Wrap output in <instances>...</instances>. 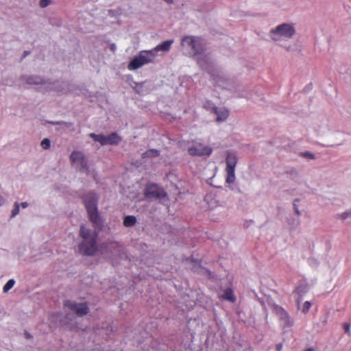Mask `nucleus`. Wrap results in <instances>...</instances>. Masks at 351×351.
Instances as JSON below:
<instances>
[{"label":"nucleus","instance_id":"obj_1","mask_svg":"<svg viewBox=\"0 0 351 351\" xmlns=\"http://www.w3.org/2000/svg\"><path fill=\"white\" fill-rule=\"evenodd\" d=\"M80 236L83 239L79 245L80 253L85 256H94L98 251L97 245L98 233L82 225L80 226Z\"/></svg>","mask_w":351,"mask_h":351},{"label":"nucleus","instance_id":"obj_2","mask_svg":"<svg viewBox=\"0 0 351 351\" xmlns=\"http://www.w3.org/2000/svg\"><path fill=\"white\" fill-rule=\"evenodd\" d=\"M83 201L90 220L95 226H101V221L98 214L97 206V199L95 194L93 193H88L84 197Z\"/></svg>","mask_w":351,"mask_h":351},{"label":"nucleus","instance_id":"obj_3","mask_svg":"<svg viewBox=\"0 0 351 351\" xmlns=\"http://www.w3.org/2000/svg\"><path fill=\"white\" fill-rule=\"evenodd\" d=\"M155 58L154 51H141L130 62L128 69L130 71L138 69L147 63L154 62Z\"/></svg>","mask_w":351,"mask_h":351},{"label":"nucleus","instance_id":"obj_4","mask_svg":"<svg viewBox=\"0 0 351 351\" xmlns=\"http://www.w3.org/2000/svg\"><path fill=\"white\" fill-rule=\"evenodd\" d=\"M182 45L193 55L201 53L204 50L203 40L193 36H185L182 40Z\"/></svg>","mask_w":351,"mask_h":351},{"label":"nucleus","instance_id":"obj_5","mask_svg":"<svg viewBox=\"0 0 351 351\" xmlns=\"http://www.w3.org/2000/svg\"><path fill=\"white\" fill-rule=\"evenodd\" d=\"M295 33L293 25L287 23H283L272 29L270 32L271 38L278 41L282 38H291Z\"/></svg>","mask_w":351,"mask_h":351},{"label":"nucleus","instance_id":"obj_6","mask_svg":"<svg viewBox=\"0 0 351 351\" xmlns=\"http://www.w3.org/2000/svg\"><path fill=\"white\" fill-rule=\"evenodd\" d=\"M226 171L227 173L226 181L228 184H232L235 180L234 169L237 164V155L233 152H228L226 158Z\"/></svg>","mask_w":351,"mask_h":351},{"label":"nucleus","instance_id":"obj_7","mask_svg":"<svg viewBox=\"0 0 351 351\" xmlns=\"http://www.w3.org/2000/svg\"><path fill=\"white\" fill-rule=\"evenodd\" d=\"M70 160L73 165H75L80 171L89 173L88 160L81 152L73 151L70 156Z\"/></svg>","mask_w":351,"mask_h":351},{"label":"nucleus","instance_id":"obj_8","mask_svg":"<svg viewBox=\"0 0 351 351\" xmlns=\"http://www.w3.org/2000/svg\"><path fill=\"white\" fill-rule=\"evenodd\" d=\"M145 197L149 199H162L167 197V194L165 190L156 184H147L145 189Z\"/></svg>","mask_w":351,"mask_h":351},{"label":"nucleus","instance_id":"obj_9","mask_svg":"<svg viewBox=\"0 0 351 351\" xmlns=\"http://www.w3.org/2000/svg\"><path fill=\"white\" fill-rule=\"evenodd\" d=\"M212 152L213 149L211 147L209 146L204 145L202 143H196L188 149L189 154L193 156H210Z\"/></svg>","mask_w":351,"mask_h":351},{"label":"nucleus","instance_id":"obj_10","mask_svg":"<svg viewBox=\"0 0 351 351\" xmlns=\"http://www.w3.org/2000/svg\"><path fill=\"white\" fill-rule=\"evenodd\" d=\"M64 305L74 311L78 316H84L88 312V308L85 303H76L70 300H65Z\"/></svg>","mask_w":351,"mask_h":351},{"label":"nucleus","instance_id":"obj_11","mask_svg":"<svg viewBox=\"0 0 351 351\" xmlns=\"http://www.w3.org/2000/svg\"><path fill=\"white\" fill-rule=\"evenodd\" d=\"M307 287L305 285L301 284L298 285L293 292L294 298L298 306V308H300V303L303 296L307 293Z\"/></svg>","mask_w":351,"mask_h":351},{"label":"nucleus","instance_id":"obj_12","mask_svg":"<svg viewBox=\"0 0 351 351\" xmlns=\"http://www.w3.org/2000/svg\"><path fill=\"white\" fill-rule=\"evenodd\" d=\"M277 313L279 315L281 320L284 322V326L289 327L293 324V322L291 319L289 313L282 307L276 308Z\"/></svg>","mask_w":351,"mask_h":351},{"label":"nucleus","instance_id":"obj_13","mask_svg":"<svg viewBox=\"0 0 351 351\" xmlns=\"http://www.w3.org/2000/svg\"><path fill=\"white\" fill-rule=\"evenodd\" d=\"M215 113L217 114V121H223L229 116V111L225 108H215Z\"/></svg>","mask_w":351,"mask_h":351},{"label":"nucleus","instance_id":"obj_14","mask_svg":"<svg viewBox=\"0 0 351 351\" xmlns=\"http://www.w3.org/2000/svg\"><path fill=\"white\" fill-rule=\"evenodd\" d=\"M209 73H210V76L216 85L220 86L221 84H223L225 82V78L223 76H221L217 70L212 69Z\"/></svg>","mask_w":351,"mask_h":351},{"label":"nucleus","instance_id":"obj_15","mask_svg":"<svg viewBox=\"0 0 351 351\" xmlns=\"http://www.w3.org/2000/svg\"><path fill=\"white\" fill-rule=\"evenodd\" d=\"M172 43H173V40H171L164 41L161 44L157 45L155 48H154L151 51H154V53L156 54L159 51H168L170 49Z\"/></svg>","mask_w":351,"mask_h":351},{"label":"nucleus","instance_id":"obj_16","mask_svg":"<svg viewBox=\"0 0 351 351\" xmlns=\"http://www.w3.org/2000/svg\"><path fill=\"white\" fill-rule=\"evenodd\" d=\"M220 299L228 300L232 303L235 302L236 297L234 296L233 291L231 289L227 288L224 290V293L223 295L219 296Z\"/></svg>","mask_w":351,"mask_h":351},{"label":"nucleus","instance_id":"obj_17","mask_svg":"<svg viewBox=\"0 0 351 351\" xmlns=\"http://www.w3.org/2000/svg\"><path fill=\"white\" fill-rule=\"evenodd\" d=\"M107 145H118L121 138V137L116 133L112 132L108 136H106Z\"/></svg>","mask_w":351,"mask_h":351},{"label":"nucleus","instance_id":"obj_18","mask_svg":"<svg viewBox=\"0 0 351 351\" xmlns=\"http://www.w3.org/2000/svg\"><path fill=\"white\" fill-rule=\"evenodd\" d=\"M89 136L92 138L95 141L99 142L101 145H107L106 136L102 134H96L95 133H90Z\"/></svg>","mask_w":351,"mask_h":351},{"label":"nucleus","instance_id":"obj_19","mask_svg":"<svg viewBox=\"0 0 351 351\" xmlns=\"http://www.w3.org/2000/svg\"><path fill=\"white\" fill-rule=\"evenodd\" d=\"M136 222V219L133 215H128V216L125 217V218L123 219V225L125 227H132L134 225H135Z\"/></svg>","mask_w":351,"mask_h":351},{"label":"nucleus","instance_id":"obj_20","mask_svg":"<svg viewBox=\"0 0 351 351\" xmlns=\"http://www.w3.org/2000/svg\"><path fill=\"white\" fill-rule=\"evenodd\" d=\"M159 154H160V152L158 150L154 149H149V150L145 152L142 154V157L144 158H153V157L158 156Z\"/></svg>","mask_w":351,"mask_h":351},{"label":"nucleus","instance_id":"obj_21","mask_svg":"<svg viewBox=\"0 0 351 351\" xmlns=\"http://www.w3.org/2000/svg\"><path fill=\"white\" fill-rule=\"evenodd\" d=\"M15 281L13 279L9 280L3 287V291L8 292L14 285Z\"/></svg>","mask_w":351,"mask_h":351},{"label":"nucleus","instance_id":"obj_22","mask_svg":"<svg viewBox=\"0 0 351 351\" xmlns=\"http://www.w3.org/2000/svg\"><path fill=\"white\" fill-rule=\"evenodd\" d=\"M311 306H312V304H311V303L310 302L306 301L303 304L302 307L301 308L302 312L304 313H307L309 311Z\"/></svg>","mask_w":351,"mask_h":351},{"label":"nucleus","instance_id":"obj_23","mask_svg":"<svg viewBox=\"0 0 351 351\" xmlns=\"http://www.w3.org/2000/svg\"><path fill=\"white\" fill-rule=\"evenodd\" d=\"M19 208H20L19 204L16 202L14 204V208L12 210V215H11L12 217H14L16 215L19 214Z\"/></svg>","mask_w":351,"mask_h":351},{"label":"nucleus","instance_id":"obj_24","mask_svg":"<svg viewBox=\"0 0 351 351\" xmlns=\"http://www.w3.org/2000/svg\"><path fill=\"white\" fill-rule=\"evenodd\" d=\"M41 82L42 80L38 77H29L27 79V83L29 84H38Z\"/></svg>","mask_w":351,"mask_h":351},{"label":"nucleus","instance_id":"obj_25","mask_svg":"<svg viewBox=\"0 0 351 351\" xmlns=\"http://www.w3.org/2000/svg\"><path fill=\"white\" fill-rule=\"evenodd\" d=\"M50 141L48 138H44L41 142V146L43 149H47L50 147Z\"/></svg>","mask_w":351,"mask_h":351},{"label":"nucleus","instance_id":"obj_26","mask_svg":"<svg viewBox=\"0 0 351 351\" xmlns=\"http://www.w3.org/2000/svg\"><path fill=\"white\" fill-rule=\"evenodd\" d=\"M50 3V0H40V6L41 8H45Z\"/></svg>","mask_w":351,"mask_h":351},{"label":"nucleus","instance_id":"obj_27","mask_svg":"<svg viewBox=\"0 0 351 351\" xmlns=\"http://www.w3.org/2000/svg\"><path fill=\"white\" fill-rule=\"evenodd\" d=\"M350 326L349 324H348V323H344L343 324V328H344L345 332L346 333H349L350 332Z\"/></svg>","mask_w":351,"mask_h":351},{"label":"nucleus","instance_id":"obj_28","mask_svg":"<svg viewBox=\"0 0 351 351\" xmlns=\"http://www.w3.org/2000/svg\"><path fill=\"white\" fill-rule=\"evenodd\" d=\"M282 348V343H278L276 346V349L277 351H281Z\"/></svg>","mask_w":351,"mask_h":351},{"label":"nucleus","instance_id":"obj_29","mask_svg":"<svg viewBox=\"0 0 351 351\" xmlns=\"http://www.w3.org/2000/svg\"><path fill=\"white\" fill-rule=\"evenodd\" d=\"M304 156H308V157H309L310 158H312V159L315 158L314 155L313 154L309 153V152H306L304 154Z\"/></svg>","mask_w":351,"mask_h":351},{"label":"nucleus","instance_id":"obj_30","mask_svg":"<svg viewBox=\"0 0 351 351\" xmlns=\"http://www.w3.org/2000/svg\"><path fill=\"white\" fill-rule=\"evenodd\" d=\"M293 208H294V210H295V212L298 214V215H300V211L298 210V208H297V206L295 204V203L293 204Z\"/></svg>","mask_w":351,"mask_h":351},{"label":"nucleus","instance_id":"obj_31","mask_svg":"<svg viewBox=\"0 0 351 351\" xmlns=\"http://www.w3.org/2000/svg\"><path fill=\"white\" fill-rule=\"evenodd\" d=\"M351 213H345L343 214H342L341 217L343 219H346L348 215H350Z\"/></svg>","mask_w":351,"mask_h":351},{"label":"nucleus","instance_id":"obj_32","mask_svg":"<svg viewBox=\"0 0 351 351\" xmlns=\"http://www.w3.org/2000/svg\"><path fill=\"white\" fill-rule=\"evenodd\" d=\"M21 205L23 208H25L27 207L28 204L27 202H22Z\"/></svg>","mask_w":351,"mask_h":351},{"label":"nucleus","instance_id":"obj_33","mask_svg":"<svg viewBox=\"0 0 351 351\" xmlns=\"http://www.w3.org/2000/svg\"><path fill=\"white\" fill-rule=\"evenodd\" d=\"M110 49H111L112 51H115V49H116V45H115V44H112V45H110Z\"/></svg>","mask_w":351,"mask_h":351},{"label":"nucleus","instance_id":"obj_34","mask_svg":"<svg viewBox=\"0 0 351 351\" xmlns=\"http://www.w3.org/2000/svg\"><path fill=\"white\" fill-rule=\"evenodd\" d=\"M3 202H4L3 197L1 195H0V206L3 204Z\"/></svg>","mask_w":351,"mask_h":351},{"label":"nucleus","instance_id":"obj_35","mask_svg":"<svg viewBox=\"0 0 351 351\" xmlns=\"http://www.w3.org/2000/svg\"><path fill=\"white\" fill-rule=\"evenodd\" d=\"M29 53V51H25L24 52V56H23V57H25V56H27Z\"/></svg>","mask_w":351,"mask_h":351},{"label":"nucleus","instance_id":"obj_36","mask_svg":"<svg viewBox=\"0 0 351 351\" xmlns=\"http://www.w3.org/2000/svg\"><path fill=\"white\" fill-rule=\"evenodd\" d=\"M165 1H167L168 3H173V0H165Z\"/></svg>","mask_w":351,"mask_h":351},{"label":"nucleus","instance_id":"obj_37","mask_svg":"<svg viewBox=\"0 0 351 351\" xmlns=\"http://www.w3.org/2000/svg\"><path fill=\"white\" fill-rule=\"evenodd\" d=\"M305 351H313V349L312 348H308Z\"/></svg>","mask_w":351,"mask_h":351},{"label":"nucleus","instance_id":"obj_38","mask_svg":"<svg viewBox=\"0 0 351 351\" xmlns=\"http://www.w3.org/2000/svg\"><path fill=\"white\" fill-rule=\"evenodd\" d=\"M26 336H27V338L30 337V335L29 334H27V333H26Z\"/></svg>","mask_w":351,"mask_h":351}]
</instances>
